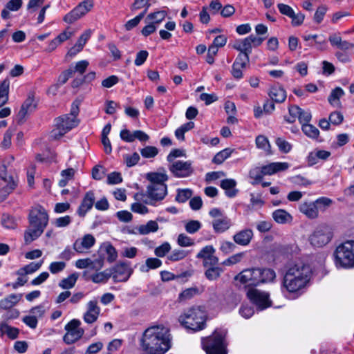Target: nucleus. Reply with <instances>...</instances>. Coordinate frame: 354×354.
<instances>
[{"label":"nucleus","mask_w":354,"mask_h":354,"mask_svg":"<svg viewBox=\"0 0 354 354\" xmlns=\"http://www.w3.org/2000/svg\"><path fill=\"white\" fill-rule=\"evenodd\" d=\"M250 55L247 53H240L236 58L234 64L241 66L242 68H245L250 62Z\"/></svg>","instance_id":"obj_55"},{"label":"nucleus","mask_w":354,"mask_h":354,"mask_svg":"<svg viewBox=\"0 0 354 354\" xmlns=\"http://www.w3.org/2000/svg\"><path fill=\"white\" fill-rule=\"evenodd\" d=\"M95 199V194L93 191L86 192L77 210L79 216L83 218L86 216V213L93 207Z\"/></svg>","instance_id":"obj_18"},{"label":"nucleus","mask_w":354,"mask_h":354,"mask_svg":"<svg viewBox=\"0 0 354 354\" xmlns=\"http://www.w3.org/2000/svg\"><path fill=\"white\" fill-rule=\"evenodd\" d=\"M28 219L30 227H36L44 230L48 225L49 216L45 208L38 205L30 210Z\"/></svg>","instance_id":"obj_7"},{"label":"nucleus","mask_w":354,"mask_h":354,"mask_svg":"<svg viewBox=\"0 0 354 354\" xmlns=\"http://www.w3.org/2000/svg\"><path fill=\"white\" fill-rule=\"evenodd\" d=\"M140 342L143 351L147 354H164L171 347L169 330L158 326L146 329Z\"/></svg>","instance_id":"obj_2"},{"label":"nucleus","mask_w":354,"mask_h":354,"mask_svg":"<svg viewBox=\"0 0 354 354\" xmlns=\"http://www.w3.org/2000/svg\"><path fill=\"white\" fill-rule=\"evenodd\" d=\"M124 162L128 167L135 166L140 160V156L137 152H134L132 155L126 154L123 156Z\"/></svg>","instance_id":"obj_51"},{"label":"nucleus","mask_w":354,"mask_h":354,"mask_svg":"<svg viewBox=\"0 0 354 354\" xmlns=\"http://www.w3.org/2000/svg\"><path fill=\"white\" fill-rule=\"evenodd\" d=\"M65 267H66V263L64 262L55 261V262H53L50 264L49 270L50 271V272L52 274H57V273H59V272H62V270H64Z\"/></svg>","instance_id":"obj_64"},{"label":"nucleus","mask_w":354,"mask_h":354,"mask_svg":"<svg viewBox=\"0 0 354 354\" xmlns=\"http://www.w3.org/2000/svg\"><path fill=\"white\" fill-rule=\"evenodd\" d=\"M169 171L177 178L189 176L194 171L190 162L178 160L169 165Z\"/></svg>","instance_id":"obj_16"},{"label":"nucleus","mask_w":354,"mask_h":354,"mask_svg":"<svg viewBox=\"0 0 354 354\" xmlns=\"http://www.w3.org/2000/svg\"><path fill=\"white\" fill-rule=\"evenodd\" d=\"M223 272V269L221 267H209L205 271V276L208 280L214 281L221 277Z\"/></svg>","instance_id":"obj_39"},{"label":"nucleus","mask_w":354,"mask_h":354,"mask_svg":"<svg viewBox=\"0 0 354 354\" xmlns=\"http://www.w3.org/2000/svg\"><path fill=\"white\" fill-rule=\"evenodd\" d=\"M301 130L306 136L313 139H317L319 135L318 129L309 123L303 124Z\"/></svg>","instance_id":"obj_44"},{"label":"nucleus","mask_w":354,"mask_h":354,"mask_svg":"<svg viewBox=\"0 0 354 354\" xmlns=\"http://www.w3.org/2000/svg\"><path fill=\"white\" fill-rule=\"evenodd\" d=\"M225 333L216 329L212 335L201 339L203 349L207 354H227Z\"/></svg>","instance_id":"obj_5"},{"label":"nucleus","mask_w":354,"mask_h":354,"mask_svg":"<svg viewBox=\"0 0 354 354\" xmlns=\"http://www.w3.org/2000/svg\"><path fill=\"white\" fill-rule=\"evenodd\" d=\"M162 261L158 258H148L145 261V264L142 265L140 271L142 272H147L151 269H156L160 267Z\"/></svg>","instance_id":"obj_35"},{"label":"nucleus","mask_w":354,"mask_h":354,"mask_svg":"<svg viewBox=\"0 0 354 354\" xmlns=\"http://www.w3.org/2000/svg\"><path fill=\"white\" fill-rule=\"evenodd\" d=\"M236 182L234 179H224L221 182V187L225 189V194L229 198L236 196L238 189H235Z\"/></svg>","instance_id":"obj_27"},{"label":"nucleus","mask_w":354,"mask_h":354,"mask_svg":"<svg viewBox=\"0 0 354 354\" xmlns=\"http://www.w3.org/2000/svg\"><path fill=\"white\" fill-rule=\"evenodd\" d=\"M263 176L261 167H255L249 171L250 178L254 180V182L252 183V185L259 183Z\"/></svg>","instance_id":"obj_49"},{"label":"nucleus","mask_w":354,"mask_h":354,"mask_svg":"<svg viewBox=\"0 0 354 354\" xmlns=\"http://www.w3.org/2000/svg\"><path fill=\"white\" fill-rule=\"evenodd\" d=\"M0 330L2 334H6L11 339H15L18 337L19 330L17 328L12 327L6 323L0 325Z\"/></svg>","instance_id":"obj_38"},{"label":"nucleus","mask_w":354,"mask_h":354,"mask_svg":"<svg viewBox=\"0 0 354 354\" xmlns=\"http://www.w3.org/2000/svg\"><path fill=\"white\" fill-rule=\"evenodd\" d=\"M312 275L313 270L310 265L295 263L286 270L283 277L281 292L288 298H298L309 286Z\"/></svg>","instance_id":"obj_1"},{"label":"nucleus","mask_w":354,"mask_h":354,"mask_svg":"<svg viewBox=\"0 0 354 354\" xmlns=\"http://www.w3.org/2000/svg\"><path fill=\"white\" fill-rule=\"evenodd\" d=\"M122 182V177L120 172L113 171L107 176V183L109 185H116Z\"/></svg>","instance_id":"obj_59"},{"label":"nucleus","mask_w":354,"mask_h":354,"mask_svg":"<svg viewBox=\"0 0 354 354\" xmlns=\"http://www.w3.org/2000/svg\"><path fill=\"white\" fill-rule=\"evenodd\" d=\"M314 202L316 205L318 214L319 212H323L326 211V209L328 208L333 203V201L327 197H320Z\"/></svg>","instance_id":"obj_41"},{"label":"nucleus","mask_w":354,"mask_h":354,"mask_svg":"<svg viewBox=\"0 0 354 354\" xmlns=\"http://www.w3.org/2000/svg\"><path fill=\"white\" fill-rule=\"evenodd\" d=\"M147 179L151 184L147 187V195L151 201H145V203L154 205L155 202L163 200L167 195V187L165 182L168 180V176L165 174L150 173L147 175Z\"/></svg>","instance_id":"obj_3"},{"label":"nucleus","mask_w":354,"mask_h":354,"mask_svg":"<svg viewBox=\"0 0 354 354\" xmlns=\"http://www.w3.org/2000/svg\"><path fill=\"white\" fill-rule=\"evenodd\" d=\"M84 329L79 330L66 331V333L63 337V341L66 344H72L80 339L84 335Z\"/></svg>","instance_id":"obj_32"},{"label":"nucleus","mask_w":354,"mask_h":354,"mask_svg":"<svg viewBox=\"0 0 354 354\" xmlns=\"http://www.w3.org/2000/svg\"><path fill=\"white\" fill-rule=\"evenodd\" d=\"M88 65H89V63L87 60H82V61L77 62L75 64L74 69H73V73H78L80 75L84 74L86 72Z\"/></svg>","instance_id":"obj_62"},{"label":"nucleus","mask_w":354,"mask_h":354,"mask_svg":"<svg viewBox=\"0 0 354 354\" xmlns=\"http://www.w3.org/2000/svg\"><path fill=\"white\" fill-rule=\"evenodd\" d=\"M206 319V313L201 306H192L178 317V321L186 329L196 332L205 328Z\"/></svg>","instance_id":"obj_4"},{"label":"nucleus","mask_w":354,"mask_h":354,"mask_svg":"<svg viewBox=\"0 0 354 354\" xmlns=\"http://www.w3.org/2000/svg\"><path fill=\"white\" fill-rule=\"evenodd\" d=\"M272 218L277 223L282 224L287 223L290 220H292L291 215L286 210L282 209L275 210L272 213Z\"/></svg>","instance_id":"obj_33"},{"label":"nucleus","mask_w":354,"mask_h":354,"mask_svg":"<svg viewBox=\"0 0 354 354\" xmlns=\"http://www.w3.org/2000/svg\"><path fill=\"white\" fill-rule=\"evenodd\" d=\"M21 298V295L11 294L0 301V308L8 310L17 304Z\"/></svg>","instance_id":"obj_31"},{"label":"nucleus","mask_w":354,"mask_h":354,"mask_svg":"<svg viewBox=\"0 0 354 354\" xmlns=\"http://www.w3.org/2000/svg\"><path fill=\"white\" fill-rule=\"evenodd\" d=\"M73 74V71L72 68H68L67 70L64 71L60 73L57 79V84L63 85L67 82L68 79Z\"/></svg>","instance_id":"obj_60"},{"label":"nucleus","mask_w":354,"mask_h":354,"mask_svg":"<svg viewBox=\"0 0 354 354\" xmlns=\"http://www.w3.org/2000/svg\"><path fill=\"white\" fill-rule=\"evenodd\" d=\"M95 243V237L90 234L84 235L82 239H77L73 243V249L77 253H84L85 250H88Z\"/></svg>","instance_id":"obj_19"},{"label":"nucleus","mask_w":354,"mask_h":354,"mask_svg":"<svg viewBox=\"0 0 354 354\" xmlns=\"http://www.w3.org/2000/svg\"><path fill=\"white\" fill-rule=\"evenodd\" d=\"M268 95L274 102L282 103L286 99V91L281 86H272L268 93Z\"/></svg>","instance_id":"obj_26"},{"label":"nucleus","mask_w":354,"mask_h":354,"mask_svg":"<svg viewBox=\"0 0 354 354\" xmlns=\"http://www.w3.org/2000/svg\"><path fill=\"white\" fill-rule=\"evenodd\" d=\"M259 285L273 282L276 278V273L274 270L268 268L259 267Z\"/></svg>","instance_id":"obj_28"},{"label":"nucleus","mask_w":354,"mask_h":354,"mask_svg":"<svg viewBox=\"0 0 354 354\" xmlns=\"http://www.w3.org/2000/svg\"><path fill=\"white\" fill-rule=\"evenodd\" d=\"M216 250L212 245H206L196 254V258L204 261V259H207L213 256Z\"/></svg>","instance_id":"obj_46"},{"label":"nucleus","mask_w":354,"mask_h":354,"mask_svg":"<svg viewBox=\"0 0 354 354\" xmlns=\"http://www.w3.org/2000/svg\"><path fill=\"white\" fill-rule=\"evenodd\" d=\"M187 255V252L183 250H174L167 257V259L171 261H177L183 259Z\"/></svg>","instance_id":"obj_52"},{"label":"nucleus","mask_w":354,"mask_h":354,"mask_svg":"<svg viewBox=\"0 0 354 354\" xmlns=\"http://www.w3.org/2000/svg\"><path fill=\"white\" fill-rule=\"evenodd\" d=\"M256 145L259 149L265 150L268 154H271V146L268 138L264 136H258L256 138Z\"/></svg>","instance_id":"obj_45"},{"label":"nucleus","mask_w":354,"mask_h":354,"mask_svg":"<svg viewBox=\"0 0 354 354\" xmlns=\"http://www.w3.org/2000/svg\"><path fill=\"white\" fill-rule=\"evenodd\" d=\"M212 226L216 233H222L230 227L231 221L227 216H223L221 218L215 219Z\"/></svg>","instance_id":"obj_30"},{"label":"nucleus","mask_w":354,"mask_h":354,"mask_svg":"<svg viewBox=\"0 0 354 354\" xmlns=\"http://www.w3.org/2000/svg\"><path fill=\"white\" fill-rule=\"evenodd\" d=\"M151 3L147 0H135L130 7L131 11H136L141 8H149Z\"/></svg>","instance_id":"obj_61"},{"label":"nucleus","mask_w":354,"mask_h":354,"mask_svg":"<svg viewBox=\"0 0 354 354\" xmlns=\"http://www.w3.org/2000/svg\"><path fill=\"white\" fill-rule=\"evenodd\" d=\"M299 211L310 219L318 217L315 202H304L299 205Z\"/></svg>","instance_id":"obj_25"},{"label":"nucleus","mask_w":354,"mask_h":354,"mask_svg":"<svg viewBox=\"0 0 354 354\" xmlns=\"http://www.w3.org/2000/svg\"><path fill=\"white\" fill-rule=\"evenodd\" d=\"M330 156V153L328 151L315 149L309 153L307 157L308 164L313 166L317 163L319 159L326 160Z\"/></svg>","instance_id":"obj_22"},{"label":"nucleus","mask_w":354,"mask_h":354,"mask_svg":"<svg viewBox=\"0 0 354 354\" xmlns=\"http://www.w3.org/2000/svg\"><path fill=\"white\" fill-rule=\"evenodd\" d=\"M337 267L351 268L354 267V241H346L339 245L334 253Z\"/></svg>","instance_id":"obj_6"},{"label":"nucleus","mask_w":354,"mask_h":354,"mask_svg":"<svg viewBox=\"0 0 354 354\" xmlns=\"http://www.w3.org/2000/svg\"><path fill=\"white\" fill-rule=\"evenodd\" d=\"M140 153L143 158H151L158 153V149L156 147L147 146L140 149Z\"/></svg>","instance_id":"obj_50"},{"label":"nucleus","mask_w":354,"mask_h":354,"mask_svg":"<svg viewBox=\"0 0 354 354\" xmlns=\"http://www.w3.org/2000/svg\"><path fill=\"white\" fill-rule=\"evenodd\" d=\"M78 275L76 273L71 274L67 278H64L60 281L59 286L63 289H70L74 287Z\"/></svg>","instance_id":"obj_43"},{"label":"nucleus","mask_w":354,"mask_h":354,"mask_svg":"<svg viewBox=\"0 0 354 354\" xmlns=\"http://www.w3.org/2000/svg\"><path fill=\"white\" fill-rule=\"evenodd\" d=\"M44 230L36 227H30L27 228L24 232V241L26 245L30 244L33 241L38 239L44 232Z\"/></svg>","instance_id":"obj_29"},{"label":"nucleus","mask_w":354,"mask_h":354,"mask_svg":"<svg viewBox=\"0 0 354 354\" xmlns=\"http://www.w3.org/2000/svg\"><path fill=\"white\" fill-rule=\"evenodd\" d=\"M111 271L109 269H106L103 272L93 274L91 277V279L95 283H106L111 277Z\"/></svg>","instance_id":"obj_40"},{"label":"nucleus","mask_w":354,"mask_h":354,"mask_svg":"<svg viewBox=\"0 0 354 354\" xmlns=\"http://www.w3.org/2000/svg\"><path fill=\"white\" fill-rule=\"evenodd\" d=\"M1 224L6 228H15L16 224L14 218L8 214H3L1 216Z\"/></svg>","instance_id":"obj_57"},{"label":"nucleus","mask_w":354,"mask_h":354,"mask_svg":"<svg viewBox=\"0 0 354 354\" xmlns=\"http://www.w3.org/2000/svg\"><path fill=\"white\" fill-rule=\"evenodd\" d=\"M236 152L235 149L226 148L218 152L212 159V162L216 165L223 163L227 158H229L233 153Z\"/></svg>","instance_id":"obj_34"},{"label":"nucleus","mask_w":354,"mask_h":354,"mask_svg":"<svg viewBox=\"0 0 354 354\" xmlns=\"http://www.w3.org/2000/svg\"><path fill=\"white\" fill-rule=\"evenodd\" d=\"M166 17V12L165 11H158L154 12L152 13H150L147 16V19L149 20H153V21L152 23L154 24H160L161 23Z\"/></svg>","instance_id":"obj_54"},{"label":"nucleus","mask_w":354,"mask_h":354,"mask_svg":"<svg viewBox=\"0 0 354 354\" xmlns=\"http://www.w3.org/2000/svg\"><path fill=\"white\" fill-rule=\"evenodd\" d=\"M275 143L279 151L282 153H288L292 150V145L282 138H277L275 140Z\"/></svg>","instance_id":"obj_47"},{"label":"nucleus","mask_w":354,"mask_h":354,"mask_svg":"<svg viewBox=\"0 0 354 354\" xmlns=\"http://www.w3.org/2000/svg\"><path fill=\"white\" fill-rule=\"evenodd\" d=\"M149 56V53L147 50H142L137 53L136 57L134 61V64L136 66H141L142 65L145 61L147 60Z\"/></svg>","instance_id":"obj_63"},{"label":"nucleus","mask_w":354,"mask_h":354,"mask_svg":"<svg viewBox=\"0 0 354 354\" xmlns=\"http://www.w3.org/2000/svg\"><path fill=\"white\" fill-rule=\"evenodd\" d=\"M332 237L333 232L331 229L327 225H322L315 229L309 236V241L312 245L321 248L330 242Z\"/></svg>","instance_id":"obj_9"},{"label":"nucleus","mask_w":354,"mask_h":354,"mask_svg":"<svg viewBox=\"0 0 354 354\" xmlns=\"http://www.w3.org/2000/svg\"><path fill=\"white\" fill-rule=\"evenodd\" d=\"M98 258L95 259V266L96 270H100L104 262V255L106 254V260L109 263L114 262L118 258V252L116 249L110 243H104L98 250Z\"/></svg>","instance_id":"obj_13"},{"label":"nucleus","mask_w":354,"mask_h":354,"mask_svg":"<svg viewBox=\"0 0 354 354\" xmlns=\"http://www.w3.org/2000/svg\"><path fill=\"white\" fill-rule=\"evenodd\" d=\"M253 235L252 230L245 229L236 233L233 236V240L238 245L246 246L250 243Z\"/></svg>","instance_id":"obj_21"},{"label":"nucleus","mask_w":354,"mask_h":354,"mask_svg":"<svg viewBox=\"0 0 354 354\" xmlns=\"http://www.w3.org/2000/svg\"><path fill=\"white\" fill-rule=\"evenodd\" d=\"M0 178L7 183L0 189V203H2L17 188L18 180L12 176H8L7 167L4 164L0 165Z\"/></svg>","instance_id":"obj_11"},{"label":"nucleus","mask_w":354,"mask_h":354,"mask_svg":"<svg viewBox=\"0 0 354 354\" xmlns=\"http://www.w3.org/2000/svg\"><path fill=\"white\" fill-rule=\"evenodd\" d=\"M177 243L181 247L192 246L194 244L193 240L185 234H180L178 235Z\"/></svg>","instance_id":"obj_58"},{"label":"nucleus","mask_w":354,"mask_h":354,"mask_svg":"<svg viewBox=\"0 0 354 354\" xmlns=\"http://www.w3.org/2000/svg\"><path fill=\"white\" fill-rule=\"evenodd\" d=\"M193 194V192L190 189H178L175 201L180 203H185L189 199Z\"/></svg>","instance_id":"obj_42"},{"label":"nucleus","mask_w":354,"mask_h":354,"mask_svg":"<svg viewBox=\"0 0 354 354\" xmlns=\"http://www.w3.org/2000/svg\"><path fill=\"white\" fill-rule=\"evenodd\" d=\"M75 114L76 113L73 110L71 115L73 116L64 115L55 119V126L57 130H59V133H55L54 135L55 138L63 136L66 132L71 130L77 125L75 120Z\"/></svg>","instance_id":"obj_15"},{"label":"nucleus","mask_w":354,"mask_h":354,"mask_svg":"<svg viewBox=\"0 0 354 354\" xmlns=\"http://www.w3.org/2000/svg\"><path fill=\"white\" fill-rule=\"evenodd\" d=\"M248 299L261 309H266L272 305L268 292L261 291L255 288H250L247 290Z\"/></svg>","instance_id":"obj_12"},{"label":"nucleus","mask_w":354,"mask_h":354,"mask_svg":"<svg viewBox=\"0 0 354 354\" xmlns=\"http://www.w3.org/2000/svg\"><path fill=\"white\" fill-rule=\"evenodd\" d=\"M36 108L37 102L35 101L34 96L32 93H29L17 114L18 122H23L26 116L35 111Z\"/></svg>","instance_id":"obj_17"},{"label":"nucleus","mask_w":354,"mask_h":354,"mask_svg":"<svg viewBox=\"0 0 354 354\" xmlns=\"http://www.w3.org/2000/svg\"><path fill=\"white\" fill-rule=\"evenodd\" d=\"M100 308L97 301H90L88 303V310L84 315V320L88 324L95 322L99 316Z\"/></svg>","instance_id":"obj_20"},{"label":"nucleus","mask_w":354,"mask_h":354,"mask_svg":"<svg viewBox=\"0 0 354 354\" xmlns=\"http://www.w3.org/2000/svg\"><path fill=\"white\" fill-rule=\"evenodd\" d=\"M198 294L199 289L197 287L189 288L179 294L178 300L179 302L189 300Z\"/></svg>","instance_id":"obj_37"},{"label":"nucleus","mask_w":354,"mask_h":354,"mask_svg":"<svg viewBox=\"0 0 354 354\" xmlns=\"http://www.w3.org/2000/svg\"><path fill=\"white\" fill-rule=\"evenodd\" d=\"M191 275L192 273L189 271H185L180 274H174L167 270L160 272L161 280L164 282H167L175 279H182L183 282H185L187 281V278Z\"/></svg>","instance_id":"obj_24"},{"label":"nucleus","mask_w":354,"mask_h":354,"mask_svg":"<svg viewBox=\"0 0 354 354\" xmlns=\"http://www.w3.org/2000/svg\"><path fill=\"white\" fill-rule=\"evenodd\" d=\"M93 6V0H84L65 15L63 20L68 24H72L91 11Z\"/></svg>","instance_id":"obj_10"},{"label":"nucleus","mask_w":354,"mask_h":354,"mask_svg":"<svg viewBox=\"0 0 354 354\" xmlns=\"http://www.w3.org/2000/svg\"><path fill=\"white\" fill-rule=\"evenodd\" d=\"M202 227L200 221L196 220L189 221L185 225L186 232L189 234H195Z\"/></svg>","instance_id":"obj_48"},{"label":"nucleus","mask_w":354,"mask_h":354,"mask_svg":"<svg viewBox=\"0 0 354 354\" xmlns=\"http://www.w3.org/2000/svg\"><path fill=\"white\" fill-rule=\"evenodd\" d=\"M137 229L139 234H148L156 232L158 230V225L155 221H149L146 225H141Z\"/></svg>","instance_id":"obj_36"},{"label":"nucleus","mask_w":354,"mask_h":354,"mask_svg":"<svg viewBox=\"0 0 354 354\" xmlns=\"http://www.w3.org/2000/svg\"><path fill=\"white\" fill-rule=\"evenodd\" d=\"M344 95V92L343 89L340 87H336L332 90L330 95L328 96V100L330 104H333L335 100H339Z\"/></svg>","instance_id":"obj_56"},{"label":"nucleus","mask_w":354,"mask_h":354,"mask_svg":"<svg viewBox=\"0 0 354 354\" xmlns=\"http://www.w3.org/2000/svg\"><path fill=\"white\" fill-rule=\"evenodd\" d=\"M288 168L287 162H272L261 167L263 174L272 175L278 171H285Z\"/></svg>","instance_id":"obj_23"},{"label":"nucleus","mask_w":354,"mask_h":354,"mask_svg":"<svg viewBox=\"0 0 354 354\" xmlns=\"http://www.w3.org/2000/svg\"><path fill=\"white\" fill-rule=\"evenodd\" d=\"M171 250L168 242H165L154 250V254L158 257H164Z\"/></svg>","instance_id":"obj_53"},{"label":"nucleus","mask_w":354,"mask_h":354,"mask_svg":"<svg viewBox=\"0 0 354 354\" xmlns=\"http://www.w3.org/2000/svg\"><path fill=\"white\" fill-rule=\"evenodd\" d=\"M111 271V277L115 283L126 282L133 274V269L130 263L120 261L109 269Z\"/></svg>","instance_id":"obj_14"},{"label":"nucleus","mask_w":354,"mask_h":354,"mask_svg":"<svg viewBox=\"0 0 354 354\" xmlns=\"http://www.w3.org/2000/svg\"><path fill=\"white\" fill-rule=\"evenodd\" d=\"M259 267H254L244 269L235 276L234 280L244 284L245 288L248 290L250 288H255L259 286Z\"/></svg>","instance_id":"obj_8"}]
</instances>
